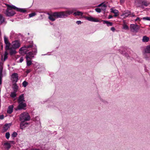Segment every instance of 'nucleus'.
I'll use <instances>...</instances> for the list:
<instances>
[{"label": "nucleus", "mask_w": 150, "mask_h": 150, "mask_svg": "<svg viewBox=\"0 0 150 150\" xmlns=\"http://www.w3.org/2000/svg\"><path fill=\"white\" fill-rule=\"evenodd\" d=\"M4 145L5 146V148L8 150L10 149L11 147L10 144L8 142L4 143Z\"/></svg>", "instance_id": "393cba45"}, {"label": "nucleus", "mask_w": 150, "mask_h": 150, "mask_svg": "<svg viewBox=\"0 0 150 150\" xmlns=\"http://www.w3.org/2000/svg\"><path fill=\"white\" fill-rule=\"evenodd\" d=\"M21 45V43L18 40H15L12 42V47L14 49L18 48Z\"/></svg>", "instance_id": "9b49d317"}, {"label": "nucleus", "mask_w": 150, "mask_h": 150, "mask_svg": "<svg viewBox=\"0 0 150 150\" xmlns=\"http://www.w3.org/2000/svg\"><path fill=\"white\" fill-rule=\"evenodd\" d=\"M18 88V86H17V84L15 83L13 84V91L17 92Z\"/></svg>", "instance_id": "b1692460"}, {"label": "nucleus", "mask_w": 150, "mask_h": 150, "mask_svg": "<svg viewBox=\"0 0 150 150\" xmlns=\"http://www.w3.org/2000/svg\"><path fill=\"white\" fill-rule=\"evenodd\" d=\"M2 71L3 68L2 67H0V76H3Z\"/></svg>", "instance_id": "4c0bfd02"}, {"label": "nucleus", "mask_w": 150, "mask_h": 150, "mask_svg": "<svg viewBox=\"0 0 150 150\" xmlns=\"http://www.w3.org/2000/svg\"><path fill=\"white\" fill-rule=\"evenodd\" d=\"M8 54V53L6 51H5V52L4 55L7 56Z\"/></svg>", "instance_id": "de8ad7c7"}, {"label": "nucleus", "mask_w": 150, "mask_h": 150, "mask_svg": "<svg viewBox=\"0 0 150 150\" xmlns=\"http://www.w3.org/2000/svg\"><path fill=\"white\" fill-rule=\"evenodd\" d=\"M10 142L13 144H15V142L13 141H10Z\"/></svg>", "instance_id": "603ef678"}, {"label": "nucleus", "mask_w": 150, "mask_h": 150, "mask_svg": "<svg viewBox=\"0 0 150 150\" xmlns=\"http://www.w3.org/2000/svg\"><path fill=\"white\" fill-rule=\"evenodd\" d=\"M23 122V121H22L20 124V128L22 129H23L29 124V123L27 122L24 123Z\"/></svg>", "instance_id": "f3484780"}, {"label": "nucleus", "mask_w": 150, "mask_h": 150, "mask_svg": "<svg viewBox=\"0 0 150 150\" xmlns=\"http://www.w3.org/2000/svg\"><path fill=\"white\" fill-rule=\"evenodd\" d=\"M113 17V16L112 15H109L108 16V19H110L111 18Z\"/></svg>", "instance_id": "3c124183"}, {"label": "nucleus", "mask_w": 150, "mask_h": 150, "mask_svg": "<svg viewBox=\"0 0 150 150\" xmlns=\"http://www.w3.org/2000/svg\"><path fill=\"white\" fill-rule=\"evenodd\" d=\"M24 102V101L21 102L20 103H18L19 104L18 106V110L23 109L26 106V105L25 103Z\"/></svg>", "instance_id": "ddd939ff"}, {"label": "nucleus", "mask_w": 150, "mask_h": 150, "mask_svg": "<svg viewBox=\"0 0 150 150\" xmlns=\"http://www.w3.org/2000/svg\"><path fill=\"white\" fill-rule=\"evenodd\" d=\"M8 58L7 56H5L4 55V61H5Z\"/></svg>", "instance_id": "49530a36"}, {"label": "nucleus", "mask_w": 150, "mask_h": 150, "mask_svg": "<svg viewBox=\"0 0 150 150\" xmlns=\"http://www.w3.org/2000/svg\"><path fill=\"white\" fill-rule=\"evenodd\" d=\"M35 150H40L39 149H35Z\"/></svg>", "instance_id": "6e6d98bb"}, {"label": "nucleus", "mask_w": 150, "mask_h": 150, "mask_svg": "<svg viewBox=\"0 0 150 150\" xmlns=\"http://www.w3.org/2000/svg\"><path fill=\"white\" fill-rule=\"evenodd\" d=\"M81 21H77L76 22V23L79 25V24H81Z\"/></svg>", "instance_id": "37998d69"}, {"label": "nucleus", "mask_w": 150, "mask_h": 150, "mask_svg": "<svg viewBox=\"0 0 150 150\" xmlns=\"http://www.w3.org/2000/svg\"><path fill=\"white\" fill-rule=\"evenodd\" d=\"M16 49L13 48V47H9V49H6V50H9V54L11 55L15 54L16 53V51L15 50Z\"/></svg>", "instance_id": "4468645a"}, {"label": "nucleus", "mask_w": 150, "mask_h": 150, "mask_svg": "<svg viewBox=\"0 0 150 150\" xmlns=\"http://www.w3.org/2000/svg\"><path fill=\"white\" fill-rule=\"evenodd\" d=\"M102 21L103 22V23L104 24H106L108 26H112V25L113 24L112 22H110L108 21L103 20H102Z\"/></svg>", "instance_id": "5701e85b"}, {"label": "nucleus", "mask_w": 150, "mask_h": 150, "mask_svg": "<svg viewBox=\"0 0 150 150\" xmlns=\"http://www.w3.org/2000/svg\"><path fill=\"white\" fill-rule=\"evenodd\" d=\"M33 42L32 41L30 42V45H25L23 47L20 48L19 49V52L23 51V52H24L25 50H26L28 48L32 47H33Z\"/></svg>", "instance_id": "423d86ee"}, {"label": "nucleus", "mask_w": 150, "mask_h": 150, "mask_svg": "<svg viewBox=\"0 0 150 150\" xmlns=\"http://www.w3.org/2000/svg\"><path fill=\"white\" fill-rule=\"evenodd\" d=\"M95 10L96 12L98 13H100L101 11V9L99 8H97L95 9Z\"/></svg>", "instance_id": "c9c22d12"}, {"label": "nucleus", "mask_w": 150, "mask_h": 150, "mask_svg": "<svg viewBox=\"0 0 150 150\" xmlns=\"http://www.w3.org/2000/svg\"><path fill=\"white\" fill-rule=\"evenodd\" d=\"M132 15V16L131 17H135V16L133 13H131V12L130 11L127 10L125 11L121 15V16L123 17V18H125L129 15Z\"/></svg>", "instance_id": "9d476101"}, {"label": "nucleus", "mask_w": 150, "mask_h": 150, "mask_svg": "<svg viewBox=\"0 0 150 150\" xmlns=\"http://www.w3.org/2000/svg\"><path fill=\"white\" fill-rule=\"evenodd\" d=\"M24 94H23L20 95L18 98V103H20L21 102L25 101L24 100Z\"/></svg>", "instance_id": "a211bd4d"}, {"label": "nucleus", "mask_w": 150, "mask_h": 150, "mask_svg": "<svg viewBox=\"0 0 150 150\" xmlns=\"http://www.w3.org/2000/svg\"><path fill=\"white\" fill-rule=\"evenodd\" d=\"M7 8H9L10 9H14L16 10L17 11L23 12H24L26 11L23 8H18L14 5L11 6L8 4L7 5Z\"/></svg>", "instance_id": "6e6552de"}, {"label": "nucleus", "mask_w": 150, "mask_h": 150, "mask_svg": "<svg viewBox=\"0 0 150 150\" xmlns=\"http://www.w3.org/2000/svg\"><path fill=\"white\" fill-rule=\"evenodd\" d=\"M149 40V38L146 36H144L143 37L142 41L143 42H148Z\"/></svg>", "instance_id": "a878e982"}, {"label": "nucleus", "mask_w": 150, "mask_h": 150, "mask_svg": "<svg viewBox=\"0 0 150 150\" xmlns=\"http://www.w3.org/2000/svg\"><path fill=\"white\" fill-rule=\"evenodd\" d=\"M73 13L70 11H66L55 12L53 13V15L56 18H62L64 17H67L68 16Z\"/></svg>", "instance_id": "f257e3e1"}, {"label": "nucleus", "mask_w": 150, "mask_h": 150, "mask_svg": "<svg viewBox=\"0 0 150 150\" xmlns=\"http://www.w3.org/2000/svg\"><path fill=\"white\" fill-rule=\"evenodd\" d=\"M11 123L6 124L4 127V129L5 131H6L11 126Z\"/></svg>", "instance_id": "4be33fe9"}, {"label": "nucleus", "mask_w": 150, "mask_h": 150, "mask_svg": "<svg viewBox=\"0 0 150 150\" xmlns=\"http://www.w3.org/2000/svg\"><path fill=\"white\" fill-rule=\"evenodd\" d=\"M3 76H0V85L2 83V79Z\"/></svg>", "instance_id": "a19ab883"}, {"label": "nucleus", "mask_w": 150, "mask_h": 150, "mask_svg": "<svg viewBox=\"0 0 150 150\" xmlns=\"http://www.w3.org/2000/svg\"><path fill=\"white\" fill-rule=\"evenodd\" d=\"M138 20H139V21H140V18H139V17H137V18L135 20V21H137Z\"/></svg>", "instance_id": "8fccbe9b"}, {"label": "nucleus", "mask_w": 150, "mask_h": 150, "mask_svg": "<svg viewBox=\"0 0 150 150\" xmlns=\"http://www.w3.org/2000/svg\"><path fill=\"white\" fill-rule=\"evenodd\" d=\"M11 77L13 79V81L16 83L18 79V74L16 73H14L12 75Z\"/></svg>", "instance_id": "dca6fc26"}, {"label": "nucleus", "mask_w": 150, "mask_h": 150, "mask_svg": "<svg viewBox=\"0 0 150 150\" xmlns=\"http://www.w3.org/2000/svg\"><path fill=\"white\" fill-rule=\"evenodd\" d=\"M13 107V105H11L9 106L7 111L8 113L10 114L12 112Z\"/></svg>", "instance_id": "aec40b11"}, {"label": "nucleus", "mask_w": 150, "mask_h": 150, "mask_svg": "<svg viewBox=\"0 0 150 150\" xmlns=\"http://www.w3.org/2000/svg\"><path fill=\"white\" fill-rule=\"evenodd\" d=\"M30 119L28 113L26 112H24L21 115L20 120L21 121H29Z\"/></svg>", "instance_id": "39448f33"}, {"label": "nucleus", "mask_w": 150, "mask_h": 150, "mask_svg": "<svg viewBox=\"0 0 150 150\" xmlns=\"http://www.w3.org/2000/svg\"><path fill=\"white\" fill-rule=\"evenodd\" d=\"M110 10H111V12L115 14V15H114V17H116L118 15L117 14L118 13V10L116 9L114 10L112 8H111Z\"/></svg>", "instance_id": "412c9836"}, {"label": "nucleus", "mask_w": 150, "mask_h": 150, "mask_svg": "<svg viewBox=\"0 0 150 150\" xmlns=\"http://www.w3.org/2000/svg\"><path fill=\"white\" fill-rule=\"evenodd\" d=\"M120 1L121 3H123L125 1V0H120Z\"/></svg>", "instance_id": "864d4df0"}, {"label": "nucleus", "mask_w": 150, "mask_h": 150, "mask_svg": "<svg viewBox=\"0 0 150 150\" xmlns=\"http://www.w3.org/2000/svg\"><path fill=\"white\" fill-rule=\"evenodd\" d=\"M4 118V116L3 115H1L0 116V119H3Z\"/></svg>", "instance_id": "a18cd8bd"}, {"label": "nucleus", "mask_w": 150, "mask_h": 150, "mask_svg": "<svg viewBox=\"0 0 150 150\" xmlns=\"http://www.w3.org/2000/svg\"><path fill=\"white\" fill-rule=\"evenodd\" d=\"M17 133L16 132H14L11 134V136L13 137H16L17 135Z\"/></svg>", "instance_id": "72a5a7b5"}, {"label": "nucleus", "mask_w": 150, "mask_h": 150, "mask_svg": "<svg viewBox=\"0 0 150 150\" xmlns=\"http://www.w3.org/2000/svg\"><path fill=\"white\" fill-rule=\"evenodd\" d=\"M47 15H49L48 16V18L52 21H54L55 20V18L54 17V16L53 15V13L52 14H50L49 13H47Z\"/></svg>", "instance_id": "6ab92c4d"}, {"label": "nucleus", "mask_w": 150, "mask_h": 150, "mask_svg": "<svg viewBox=\"0 0 150 150\" xmlns=\"http://www.w3.org/2000/svg\"><path fill=\"white\" fill-rule=\"evenodd\" d=\"M37 53V50L36 48H34L32 52H30L26 54L25 57L26 59L29 58V59H32L34 57V56L36 55Z\"/></svg>", "instance_id": "20e7f679"}, {"label": "nucleus", "mask_w": 150, "mask_h": 150, "mask_svg": "<svg viewBox=\"0 0 150 150\" xmlns=\"http://www.w3.org/2000/svg\"><path fill=\"white\" fill-rule=\"evenodd\" d=\"M16 13L14 11L7 8L5 13L6 16L8 17L13 16Z\"/></svg>", "instance_id": "1a4fd4ad"}, {"label": "nucleus", "mask_w": 150, "mask_h": 150, "mask_svg": "<svg viewBox=\"0 0 150 150\" xmlns=\"http://www.w3.org/2000/svg\"><path fill=\"white\" fill-rule=\"evenodd\" d=\"M4 43L6 45L5 47L6 49H9V47L10 46L11 44L8 41V38L5 35L4 37Z\"/></svg>", "instance_id": "f8f14e48"}, {"label": "nucleus", "mask_w": 150, "mask_h": 150, "mask_svg": "<svg viewBox=\"0 0 150 150\" xmlns=\"http://www.w3.org/2000/svg\"><path fill=\"white\" fill-rule=\"evenodd\" d=\"M150 19V17H144L143 18V19L144 20L149 21Z\"/></svg>", "instance_id": "e433bc0d"}, {"label": "nucleus", "mask_w": 150, "mask_h": 150, "mask_svg": "<svg viewBox=\"0 0 150 150\" xmlns=\"http://www.w3.org/2000/svg\"><path fill=\"white\" fill-rule=\"evenodd\" d=\"M5 21V18L1 14H0V23L1 24Z\"/></svg>", "instance_id": "bb28decb"}, {"label": "nucleus", "mask_w": 150, "mask_h": 150, "mask_svg": "<svg viewBox=\"0 0 150 150\" xmlns=\"http://www.w3.org/2000/svg\"><path fill=\"white\" fill-rule=\"evenodd\" d=\"M28 84V83L25 81H24L22 83V85L24 87H25Z\"/></svg>", "instance_id": "2f4dec72"}, {"label": "nucleus", "mask_w": 150, "mask_h": 150, "mask_svg": "<svg viewBox=\"0 0 150 150\" xmlns=\"http://www.w3.org/2000/svg\"><path fill=\"white\" fill-rule=\"evenodd\" d=\"M146 0H134V5L136 7L144 8V6L146 7L149 4Z\"/></svg>", "instance_id": "f03ea898"}, {"label": "nucleus", "mask_w": 150, "mask_h": 150, "mask_svg": "<svg viewBox=\"0 0 150 150\" xmlns=\"http://www.w3.org/2000/svg\"><path fill=\"white\" fill-rule=\"evenodd\" d=\"M36 15V13H33L29 14V16L30 17H31L34 16Z\"/></svg>", "instance_id": "f704fd0d"}, {"label": "nucleus", "mask_w": 150, "mask_h": 150, "mask_svg": "<svg viewBox=\"0 0 150 150\" xmlns=\"http://www.w3.org/2000/svg\"><path fill=\"white\" fill-rule=\"evenodd\" d=\"M3 46L2 44H1V50L3 49Z\"/></svg>", "instance_id": "5fc2aeb1"}, {"label": "nucleus", "mask_w": 150, "mask_h": 150, "mask_svg": "<svg viewBox=\"0 0 150 150\" xmlns=\"http://www.w3.org/2000/svg\"><path fill=\"white\" fill-rule=\"evenodd\" d=\"M28 59H29L27 58V59H26L27 66H30L31 65L32 62L31 60H29Z\"/></svg>", "instance_id": "cd10ccee"}, {"label": "nucleus", "mask_w": 150, "mask_h": 150, "mask_svg": "<svg viewBox=\"0 0 150 150\" xmlns=\"http://www.w3.org/2000/svg\"><path fill=\"white\" fill-rule=\"evenodd\" d=\"M10 134L9 132H7L6 133L5 136L6 138L8 139L10 137Z\"/></svg>", "instance_id": "473e14b6"}, {"label": "nucleus", "mask_w": 150, "mask_h": 150, "mask_svg": "<svg viewBox=\"0 0 150 150\" xmlns=\"http://www.w3.org/2000/svg\"><path fill=\"white\" fill-rule=\"evenodd\" d=\"M106 7L107 6L105 4H104L103 5L101 9V10L104 11V14H105V12Z\"/></svg>", "instance_id": "7c9ffc66"}, {"label": "nucleus", "mask_w": 150, "mask_h": 150, "mask_svg": "<svg viewBox=\"0 0 150 150\" xmlns=\"http://www.w3.org/2000/svg\"><path fill=\"white\" fill-rule=\"evenodd\" d=\"M23 60V57H21L20 58V59L19 61V62L20 63L22 62Z\"/></svg>", "instance_id": "ea45409f"}, {"label": "nucleus", "mask_w": 150, "mask_h": 150, "mask_svg": "<svg viewBox=\"0 0 150 150\" xmlns=\"http://www.w3.org/2000/svg\"><path fill=\"white\" fill-rule=\"evenodd\" d=\"M85 18L87 20H88L89 21L94 22H99L100 21L99 20L97 19L96 18H93L91 17H86Z\"/></svg>", "instance_id": "2eb2a0df"}, {"label": "nucleus", "mask_w": 150, "mask_h": 150, "mask_svg": "<svg viewBox=\"0 0 150 150\" xmlns=\"http://www.w3.org/2000/svg\"><path fill=\"white\" fill-rule=\"evenodd\" d=\"M103 4H104V2H103L102 3H101V4H99L97 6L98 7H100V6H102H102L103 5Z\"/></svg>", "instance_id": "79ce46f5"}, {"label": "nucleus", "mask_w": 150, "mask_h": 150, "mask_svg": "<svg viewBox=\"0 0 150 150\" xmlns=\"http://www.w3.org/2000/svg\"><path fill=\"white\" fill-rule=\"evenodd\" d=\"M17 92L13 91V92H11L10 94V96L12 98H14L16 96V93Z\"/></svg>", "instance_id": "c756f323"}, {"label": "nucleus", "mask_w": 150, "mask_h": 150, "mask_svg": "<svg viewBox=\"0 0 150 150\" xmlns=\"http://www.w3.org/2000/svg\"><path fill=\"white\" fill-rule=\"evenodd\" d=\"M130 28L131 30L133 32H137L139 30L140 28L139 26L137 24H131L130 25Z\"/></svg>", "instance_id": "0eeeda50"}, {"label": "nucleus", "mask_w": 150, "mask_h": 150, "mask_svg": "<svg viewBox=\"0 0 150 150\" xmlns=\"http://www.w3.org/2000/svg\"><path fill=\"white\" fill-rule=\"evenodd\" d=\"M144 58L149 62L150 61V45L147 46L144 49V52L143 53Z\"/></svg>", "instance_id": "7ed1b4c3"}, {"label": "nucleus", "mask_w": 150, "mask_h": 150, "mask_svg": "<svg viewBox=\"0 0 150 150\" xmlns=\"http://www.w3.org/2000/svg\"><path fill=\"white\" fill-rule=\"evenodd\" d=\"M111 30L112 31H114L115 30V29L114 27H112L111 28Z\"/></svg>", "instance_id": "c03bdc74"}, {"label": "nucleus", "mask_w": 150, "mask_h": 150, "mask_svg": "<svg viewBox=\"0 0 150 150\" xmlns=\"http://www.w3.org/2000/svg\"><path fill=\"white\" fill-rule=\"evenodd\" d=\"M31 71V70L30 69H28L26 71V72L27 73H30Z\"/></svg>", "instance_id": "09e8293b"}, {"label": "nucleus", "mask_w": 150, "mask_h": 150, "mask_svg": "<svg viewBox=\"0 0 150 150\" xmlns=\"http://www.w3.org/2000/svg\"><path fill=\"white\" fill-rule=\"evenodd\" d=\"M123 28L127 30L129 29V27L126 25H125L123 26Z\"/></svg>", "instance_id": "58836bf2"}, {"label": "nucleus", "mask_w": 150, "mask_h": 150, "mask_svg": "<svg viewBox=\"0 0 150 150\" xmlns=\"http://www.w3.org/2000/svg\"><path fill=\"white\" fill-rule=\"evenodd\" d=\"M83 14V13L82 12L79 11H78L76 12H75L74 13V14L75 15V16L80 15L82 16Z\"/></svg>", "instance_id": "c85d7f7f"}]
</instances>
